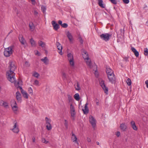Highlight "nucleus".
Returning a JSON list of instances; mask_svg holds the SVG:
<instances>
[{"label":"nucleus","mask_w":148,"mask_h":148,"mask_svg":"<svg viewBox=\"0 0 148 148\" xmlns=\"http://www.w3.org/2000/svg\"><path fill=\"white\" fill-rule=\"evenodd\" d=\"M9 71L7 73L8 79L10 82L12 83L15 80V73L14 71L16 69V66L15 65V63L13 62H9Z\"/></svg>","instance_id":"nucleus-1"},{"label":"nucleus","mask_w":148,"mask_h":148,"mask_svg":"<svg viewBox=\"0 0 148 148\" xmlns=\"http://www.w3.org/2000/svg\"><path fill=\"white\" fill-rule=\"evenodd\" d=\"M14 45H11L8 47L5 48L4 51V54L6 57H8L11 55L13 53V49Z\"/></svg>","instance_id":"nucleus-2"},{"label":"nucleus","mask_w":148,"mask_h":148,"mask_svg":"<svg viewBox=\"0 0 148 148\" xmlns=\"http://www.w3.org/2000/svg\"><path fill=\"white\" fill-rule=\"evenodd\" d=\"M67 56L70 65L72 66H73L74 64V62L73 54L71 53H68Z\"/></svg>","instance_id":"nucleus-3"},{"label":"nucleus","mask_w":148,"mask_h":148,"mask_svg":"<svg viewBox=\"0 0 148 148\" xmlns=\"http://www.w3.org/2000/svg\"><path fill=\"white\" fill-rule=\"evenodd\" d=\"M111 36V34H109L108 33L103 34L100 36L101 38L106 41H108L110 39V37Z\"/></svg>","instance_id":"nucleus-4"},{"label":"nucleus","mask_w":148,"mask_h":148,"mask_svg":"<svg viewBox=\"0 0 148 148\" xmlns=\"http://www.w3.org/2000/svg\"><path fill=\"white\" fill-rule=\"evenodd\" d=\"M45 120L46 121V128L48 130H51L52 128V127L51 124V119H49L48 117H46L45 118Z\"/></svg>","instance_id":"nucleus-5"},{"label":"nucleus","mask_w":148,"mask_h":148,"mask_svg":"<svg viewBox=\"0 0 148 148\" xmlns=\"http://www.w3.org/2000/svg\"><path fill=\"white\" fill-rule=\"evenodd\" d=\"M70 113L73 119H74V117L76 114L74 106L71 103L70 105Z\"/></svg>","instance_id":"nucleus-6"},{"label":"nucleus","mask_w":148,"mask_h":148,"mask_svg":"<svg viewBox=\"0 0 148 148\" xmlns=\"http://www.w3.org/2000/svg\"><path fill=\"white\" fill-rule=\"evenodd\" d=\"M109 75L108 77L109 81L112 84L116 82V77L114 74L113 73Z\"/></svg>","instance_id":"nucleus-7"},{"label":"nucleus","mask_w":148,"mask_h":148,"mask_svg":"<svg viewBox=\"0 0 148 148\" xmlns=\"http://www.w3.org/2000/svg\"><path fill=\"white\" fill-rule=\"evenodd\" d=\"M99 83L100 86L104 91L105 92L107 93L108 91V88L106 86L104 81L102 79L100 81Z\"/></svg>","instance_id":"nucleus-8"},{"label":"nucleus","mask_w":148,"mask_h":148,"mask_svg":"<svg viewBox=\"0 0 148 148\" xmlns=\"http://www.w3.org/2000/svg\"><path fill=\"white\" fill-rule=\"evenodd\" d=\"M89 121L93 128H94L96 126V121L92 115H90L89 117Z\"/></svg>","instance_id":"nucleus-9"},{"label":"nucleus","mask_w":148,"mask_h":148,"mask_svg":"<svg viewBox=\"0 0 148 148\" xmlns=\"http://www.w3.org/2000/svg\"><path fill=\"white\" fill-rule=\"evenodd\" d=\"M82 53L83 58L84 60H89L88 54L87 52L84 49H82L81 50Z\"/></svg>","instance_id":"nucleus-10"},{"label":"nucleus","mask_w":148,"mask_h":148,"mask_svg":"<svg viewBox=\"0 0 148 148\" xmlns=\"http://www.w3.org/2000/svg\"><path fill=\"white\" fill-rule=\"evenodd\" d=\"M51 23L54 29L56 31L60 27L59 25L54 21H52Z\"/></svg>","instance_id":"nucleus-11"},{"label":"nucleus","mask_w":148,"mask_h":148,"mask_svg":"<svg viewBox=\"0 0 148 148\" xmlns=\"http://www.w3.org/2000/svg\"><path fill=\"white\" fill-rule=\"evenodd\" d=\"M56 45L57 47V48L59 51L58 52L61 55H62L63 53L62 51V47L61 45L59 42H57Z\"/></svg>","instance_id":"nucleus-12"},{"label":"nucleus","mask_w":148,"mask_h":148,"mask_svg":"<svg viewBox=\"0 0 148 148\" xmlns=\"http://www.w3.org/2000/svg\"><path fill=\"white\" fill-rule=\"evenodd\" d=\"M12 130L15 133H17L19 132V129L16 122L15 123L14 126H13V128Z\"/></svg>","instance_id":"nucleus-13"},{"label":"nucleus","mask_w":148,"mask_h":148,"mask_svg":"<svg viewBox=\"0 0 148 148\" xmlns=\"http://www.w3.org/2000/svg\"><path fill=\"white\" fill-rule=\"evenodd\" d=\"M66 35L69 41L72 42L73 40V38L71 34L68 31L66 33Z\"/></svg>","instance_id":"nucleus-14"},{"label":"nucleus","mask_w":148,"mask_h":148,"mask_svg":"<svg viewBox=\"0 0 148 148\" xmlns=\"http://www.w3.org/2000/svg\"><path fill=\"white\" fill-rule=\"evenodd\" d=\"M16 98L19 102H21V94L19 91H17L16 93Z\"/></svg>","instance_id":"nucleus-15"},{"label":"nucleus","mask_w":148,"mask_h":148,"mask_svg":"<svg viewBox=\"0 0 148 148\" xmlns=\"http://www.w3.org/2000/svg\"><path fill=\"white\" fill-rule=\"evenodd\" d=\"M14 104H12L11 106L13 111L15 113L17 110L18 108L17 106L16 102L15 101H14Z\"/></svg>","instance_id":"nucleus-16"},{"label":"nucleus","mask_w":148,"mask_h":148,"mask_svg":"<svg viewBox=\"0 0 148 148\" xmlns=\"http://www.w3.org/2000/svg\"><path fill=\"white\" fill-rule=\"evenodd\" d=\"M130 125L135 130H137L138 128L136 125L134 121H132L130 122Z\"/></svg>","instance_id":"nucleus-17"},{"label":"nucleus","mask_w":148,"mask_h":148,"mask_svg":"<svg viewBox=\"0 0 148 148\" xmlns=\"http://www.w3.org/2000/svg\"><path fill=\"white\" fill-rule=\"evenodd\" d=\"M19 40L22 44L24 45L25 44L26 41L22 35H20L19 36Z\"/></svg>","instance_id":"nucleus-18"},{"label":"nucleus","mask_w":148,"mask_h":148,"mask_svg":"<svg viewBox=\"0 0 148 148\" xmlns=\"http://www.w3.org/2000/svg\"><path fill=\"white\" fill-rule=\"evenodd\" d=\"M72 133V136L71 137V139L72 140H73V141L74 142H75L76 143L78 144L79 143L77 141V138L75 135L73 134V132Z\"/></svg>","instance_id":"nucleus-19"},{"label":"nucleus","mask_w":148,"mask_h":148,"mask_svg":"<svg viewBox=\"0 0 148 148\" xmlns=\"http://www.w3.org/2000/svg\"><path fill=\"white\" fill-rule=\"evenodd\" d=\"M131 50L134 53L136 57L139 56V52L136 50V49L133 47H131Z\"/></svg>","instance_id":"nucleus-20"},{"label":"nucleus","mask_w":148,"mask_h":148,"mask_svg":"<svg viewBox=\"0 0 148 148\" xmlns=\"http://www.w3.org/2000/svg\"><path fill=\"white\" fill-rule=\"evenodd\" d=\"M106 73L107 75V76L109 75V74H111L114 73L113 71L110 68H107L106 69Z\"/></svg>","instance_id":"nucleus-21"},{"label":"nucleus","mask_w":148,"mask_h":148,"mask_svg":"<svg viewBox=\"0 0 148 148\" xmlns=\"http://www.w3.org/2000/svg\"><path fill=\"white\" fill-rule=\"evenodd\" d=\"M41 60L46 65L49 64V60L46 57H45L44 58L41 59Z\"/></svg>","instance_id":"nucleus-22"},{"label":"nucleus","mask_w":148,"mask_h":148,"mask_svg":"<svg viewBox=\"0 0 148 148\" xmlns=\"http://www.w3.org/2000/svg\"><path fill=\"white\" fill-rule=\"evenodd\" d=\"M30 42L32 47H36V42L32 38H31L30 40Z\"/></svg>","instance_id":"nucleus-23"},{"label":"nucleus","mask_w":148,"mask_h":148,"mask_svg":"<svg viewBox=\"0 0 148 148\" xmlns=\"http://www.w3.org/2000/svg\"><path fill=\"white\" fill-rule=\"evenodd\" d=\"M21 92L24 98L26 99L28 98V94L24 90H21Z\"/></svg>","instance_id":"nucleus-24"},{"label":"nucleus","mask_w":148,"mask_h":148,"mask_svg":"<svg viewBox=\"0 0 148 148\" xmlns=\"http://www.w3.org/2000/svg\"><path fill=\"white\" fill-rule=\"evenodd\" d=\"M121 129L123 131H124L125 130V129L127 128L126 126L125 125L124 123H122L121 124L120 126Z\"/></svg>","instance_id":"nucleus-25"},{"label":"nucleus","mask_w":148,"mask_h":148,"mask_svg":"<svg viewBox=\"0 0 148 148\" xmlns=\"http://www.w3.org/2000/svg\"><path fill=\"white\" fill-rule=\"evenodd\" d=\"M98 4L102 8H105L104 5L103 4V1L102 0H98Z\"/></svg>","instance_id":"nucleus-26"},{"label":"nucleus","mask_w":148,"mask_h":148,"mask_svg":"<svg viewBox=\"0 0 148 148\" xmlns=\"http://www.w3.org/2000/svg\"><path fill=\"white\" fill-rule=\"evenodd\" d=\"M29 26L30 29L32 30L33 31L34 29V26L33 23L32 22H30L29 24Z\"/></svg>","instance_id":"nucleus-27"},{"label":"nucleus","mask_w":148,"mask_h":148,"mask_svg":"<svg viewBox=\"0 0 148 148\" xmlns=\"http://www.w3.org/2000/svg\"><path fill=\"white\" fill-rule=\"evenodd\" d=\"M74 98L75 99L77 100V101H79L80 99V97L79 96V94L77 93L75 94L74 95Z\"/></svg>","instance_id":"nucleus-28"},{"label":"nucleus","mask_w":148,"mask_h":148,"mask_svg":"<svg viewBox=\"0 0 148 148\" xmlns=\"http://www.w3.org/2000/svg\"><path fill=\"white\" fill-rule=\"evenodd\" d=\"M38 44L40 46L43 47H45V43L42 41H39L38 42Z\"/></svg>","instance_id":"nucleus-29"},{"label":"nucleus","mask_w":148,"mask_h":148,"mask_svg":"<svg viewBox=\"0 0 148 148\" xmlns=\"http://www.w3.org/2000/svg\"><path fill=\"white\" fill-rule=\"evenodd\" d=\"M68 97V100L69 102H72L73 101V99L72 98V96L70 95H67Z\"/></svg>","instance_id":"nucleus-30"},{"label":"nucleus","mask_w":148,"mask_h":148,"mask_svg":"<svg viewBox=\"0 0 148 148\" xmlns=\"http://www.w3.org/2000/svg\"><path fill=\"white\" fill-rule=\"evenodd\" d=\"M126 83L129 86L131 85L132 84V82L130 79L129 78H128L126 80Z\"/></svg>","instance_id":"nucleus-31"},{"label":"nucleus","mask_w":148,"mask_h":148,"mask_svg":"<svg viewBox=\"0 0 148 148\" xmlns=\"http://www.w3.org/2000/svg\"><path fill=\"white\" fill-rule=\"evenodd\" d=\"M82 110L84 114H86L89 112L88 109H82Z\"/></svg>","instance_id":"nucleus-32"},{"label":"nucleus","mask_w":148,"mask_h":148,"mask_svg":"<svg viewBox=\"0 0 148 148\" xmlns=\"http://www.w3.org/2000/svg\"><path fill=\"white\" fill-rule=\"evenodd\" d=\"M76 90H79L80 89V88L79 86V84L78 82L77 83V86L75 87Z\"/></svg>","instance_id":"nucleus-33"},{"label":"nucleus","mask_w":148,"mask_h":148,"mask_svg":"<svg viewBox=\"0 0 148 148\" xmlns=\"http://www.w3.org/2000/svg\"><path fill=\"white\" fill-rule=\"evenodd\" d=\"M41 10L44 13L46 10V8L45 6L42 5L41 7Z\"/></svg>","instance_id":"nucleus-34"},{"label":"nucleus","mask_w":148,"mask_h":148,"mask_svg":"<svg viewBox=\"0 0 148 148\" xmlns=\"http://www.w3.org/2000/svg\"><path fill=\"white\" fill-rule=\"evenodd\" d=\"M78 39L79 40V42L81 44H82L83 43V41L82 39L81 36L79 35L78 37Z\"/></svg>","instance_id":"nucleus-35"},{"label":"nucleus","mask_w":148,"mask_h":148,"mask_svg":"<svg viewBox=\"0 0 148 148\" xmlns=\"http://www.w3.org/2000/svg\"><path fill=\"white\" fill-rule=\"evenodd\" d=\"M144 54L145 56H147L148 55V49L147 48H145L144 49Z\"/></svg>","instance_id":"nucleus-36"},{"label":"nucleus","mask_w":148,"mask_h":148,"mask_svg":"<svg viewBox=\"0 0 148 148\" xmlns=\"http://www.w3.org/2000/svg\"><path fill=\"white\" fill-rule=\"evenodd\" d=\"M28 93L29 94H31L32 95V94L33 90L32 89L31 87H29L28 88Z\"/></svg>","instance_id":"nucleus-37"},{"label":"nucleus","mask_w":148,"mask_h":148,"mask_svg":"<svg viewBox=\"0 0 148 148\" xmlns=\"http://www.w3.org/2000/svg\"><path fill=\"white\" fill-rule=\"evenodd\" d=\"M5 108H8V105L7 102H5L3 103V106Z\"/></svg>","instance_id":"nucleus-38"},{"label":"nucleus","mask_w":148,"mask_h":148,"mask_svg":"<svg viewBox=\"0 0 148 148\" xmlns=\"http://www.w3.org/2000/svg\"><path fill=\"white\" fill-rule=\"evenodd\" d=\"M33 76L34 77L37 78L39 76V75L38 73L36 72L34 73Z\"/></svg>","instance_id":"nucleus-39"},{"label":"nucleus","mask_w":148,"mask_h":148,"mask_svg":"<svg viewBox=\"0 0 148 148\" xmlns=\"http://www.w3.org/2000/svg\"><path fill=\"white\" fill-rule=\"evenodd\" d=\"M86 63L89 66H90L91 65V61L90 60H89L86 61Z\"/></svg>","instance_id":"nucleus-40"},{"label":"nucleus","mask_w":148,"mask_h":148,"mask_svg":"<svg viewBox=\"0 0 148 148\" xmlns=\"http://www.w3.org/2000/svg\"><path fill=\"white\" fill-rule=\"evenodd\" d=\"M42 143H48V141H46L45 139L44 138H42Z\"/></svg>","instance_id":"nucleus-41"},{"label":"nucleus","mask_w":148,"mask_h":148,"mask_svg":"<svg viewBox=\"0 0 148 148\" xmlns=\"http://www.w3.org/2000/svg\"><path fill=\"white\" fill-rule=\"evenodd\" d=\"M111 2L114 4H116L117 3L116 1V0H109Z\"/></svg>","instance_id":"nucleus-42"},{"label":"nucleus","mask_w":148,"mask_h":148,"mask_svg":"<svg viewBox=\"0 0 148 148\" xmlns=\"http://www.w3.org/2000/svg\"><path fill=\"white\" fill-rule=\"evenodd\" d=\"M25 65L26 67H29L30 66V64L27 61H26L25 62Z\"/></svg>","instance_id":"nucleus-43"},{"label":"nucleus","mask_w":148,"mask_h":148,"mask_svg":"<svg viewBox=\"0 0 148 148\" xmlns=\"http://www.w3.org/2000/svg\"><path fill=\"white\" fill-rule=\"evenodd\" d=\"M35 54L36 55H38V56H40V53L37 50L35 51H34Z\"/></svg>","instance_id":"nucleus-44"},{"label":"nucleus","mask_w":148,"mask_h":148,"mask_svg":"<svg viewBox=\"0 0 148 148\" xmlns=\"http://www.w3.org/2000/svg\"><path fill=\"white\" fill-rule=\"evenodd\" d=\"M95 101L96 102V104L97 106H99V101L98 99L97 98L95 99Z\"/></svg>","instance_id":"nucleus-45"},{"label":"nucleus","mask_w":148,"mask_h":148,"mask_svg":"<svg viewBox=\"0 0 148 148\" xmlns=\"http://www.w3.org/2000/svg\"><path fill=\"white\" fill-rule=\"evenodd\" d=\"M124 3L125 4H127L129 2V0H123Z\"/></svg>","instance_id":"nucleus-46"},{"label":"nucleus","mask_w":148,"mask_h":148,"mask_svg":"<svg viewBox=\"0 0 148 148\" xmlns=\"http://www.w3.org/2000/svg\"><path fill=\"white\" fill-rule=\"evenodd\" d=\"M39 84V82L37 80H35L34 81V84L36 85H38Z\"/></svg>","instance_id":"nucleus-47"},{"label":"nucleus","mask_w":148,"mask_h":148,"mask_svg":"<svg viewBox=\"0 0 148 148\" xmlns=\"http://www.w3.org/2000/svg\"><path fill=\"white\" fill-rule=\"evenodd\" d=\"M5 101H3L2 100H0V105L1 106H3V105Z\"/></svg>","instance_id":"nucleus-48"},{"label":"nucleus","mask_w":148,"mask_h":148,"mask_svg":"<svg viewBox=\"0 0 148 148\" xmlns=\"http://www.w3.org/2000/svg\"><path fill=\"white\" fill-rule=\"evenodd\" d=\"M120 134V133L118 131L116 132V135L118 137H119Z\"/></svg>","instance_id":"nucleus-49"},{"label":"nucleus","mask_w":148,"mask_h":148,"mask_svg":"<svg viewBox=\"0 0 148 148\" xmlns=\"http://www.w3.org/2000/svg\"><path fill=\"white\" fill-rule=\"evenodd\" d=\"M32 142L33 143L35 142V137L34 136H33L32 138Z\"/></svg>","instance_id":"nucleus-50"},{"label":"nucleus","mask_w":148,"mask_h":148,"mask_svg":"<svg viewBox=\"0 0 148 148\" xmlns=\"http://www.w3.org/2000/svg\"><path fill=\"white\" fill-rule=\"evenodd\" d=\"M65 128H66V129L68 128V123H67V121L65 120Z\"/></svg>","instance_id":"nucleus-51"},{"label":"nucleus","mask_w":148,"mask_h":148,"mask_svg":"<svg viewBox=\"0 0 148 148\" xmlns=\"http://www.w3.org/2000/svg\"><path fill=\"white\" fill-rule=\"evenodd\" d=\"M88 104V103H86L85 105L84 108L85 109H88L87 106Z\"/></svg>","instance_id":"nucleus-52"},{"label":"nucleus","mask_w":148,"mask_h":148,"mask_svg":"<svg viewBox=\"0 0 148 148\" xmlns=\"http://www.w3.org/2000/svg\"><path fill=\"white\" fill-rule=\"evenodd\" d=\"M124 60L125 62H127L128 61V58L127 57H125L124 58Z\"/></svg>","instance_id":"nucleus-53"},{"label":"nucleus","mask_w":148,"mask_h":148,"mask_svg":"<svg viewBox=\"0 0 148 148\" xmlns=\"http://www.w3.org/2000/svg\"><path fill=\"white\" fill-rule=\"evenodd\" d=\"M145 84L146 85V86L148 88V80H147L145 82Z\"/></svg>","instance_id":"nucleus-54"},{"label":"nucleus","mask_w":148,"mask_h":148,"mask_svg":"<svg viewBox=\"0 0 148 148\" xmlns=\"http://www.w3.org/2000/svg\"><path fill=\"white\" fill-rule=\"evenodd\" d=\"M86 140H87V141L88 142H90L91 141V139H90V138H88V137H87V138Z\"/></svg>","instance_id":"nucleus-55"},{"label":"nucleus","mask_w":148,"mask_h":148,"mask_svg":"<svg viewBox=\"0 0 148 148\" xmlns=\"http://www.w3.org/2000/svg\"><path fill=\"white\" fill-rule=\"evenodd\" d=\"M19 84V82H15V85L16 86H17Z\"/></svg>","instance_id":"nucleus-56"},{"label":"nucleus","mask_w":148,"mask_h":148,"mask_svg":"<svg viewBox=\"0 0 148 148\" xmlns=\"http://www.w3.org/2000/svg\"><path fill=\"white\" fill-rule=\"evenodd\" d=\"M17 88H19L20 90H23V89H22V88L20 86H18V87H17Z\"/></svg>","instance_id":"nucleus-57"},{"label":"nucleus","mask_w":148,"mask_h":148,"mask_svg":"<svg viewBox=\"0 0 148 148\" xmlns=\"http://www.w3.org/2000/svg\"><path fill=\"white\" fill-rule=\"evenodd\" d=\"M32 1V3L33 5H34L35 4V0H31Z\"/></svg>","instance_id":"nucleus-58"},{"label":"nucleus","mask_w":148,"mask_h":148,"mask_svg":"<svg viewBox=\"0 0 148 148\" xmlns=\"http://www.w3.org/2000/svg\"><path fill=\"white\" fill-rule=\"evenodd\" d=\"M58 23L61 25L62 24V21L61 20H59L58 21Z\"/></svg>","instance_id":"nucleus-59"},{"label":"nucleus","mask_w":148,"mask_h":148,"mask_svg":"<svg viewBox=\"0 0 148 148\" xmlns=\"http://www.w3.org/2000/svg\"><path fill=\"white\" fill-rule=\"evenodd\" d=\"M62 76L63 78L65 77V73L63 72H62Z\"/></svg>","instance_id":"nucleus-60"},{"label":"nucleus","mask_w":148,"mask_h":148,"mask_svg":"<svg viewBox=\"0 0 148 148\" xmlns=\"http://www.w3.org/2000/svg\"><path fill=\"white\" fill-rule=\"evenodd\" d=\"M38 14V12L37 11H34V14L36 16Z\"/></svg>","instance_id":"nucleus-61"},{"label":"nucleus","mask_w":148,"mask_h":148,"mask_svg":"<svg viewBox=\"0 0 148 148\" xmlns=\"http://www.w3.org/2000/svg\"><path fill=\"white\" fill-rule=\"evenodd\" d=\"M61 26H62V27H63L64 28H65V23H64L62 24L61 25Z\"/></svg>","instance_id":"nucleus-62"},{"label":"nucleus","mask_w":148,"mask_h":148,"mask_svg":"<svg viewBox=\"0 0 148 148\" xmlns=\"http://www.w3.org/2000/svg\"><path fill=\"white\" fill-rule=\"evenodd\" d=\"M120 31L121 32H123L124 33V30H123L122 29H120Z\"/></svg>","instance_id":"nucleus-63"},{"label":"nucleus","mask_w":148,"mask_h":148,"mask_svg":"<svg viewBox=\"0 0 148 148\" xmlns=\"http://www.w3.org/2000/svg\"><path fill=\"white\" fill-rule=\"evenodd\" d=\"M68 26V25L65 23V28L67 27Z\"/></svg>","instance_id":"nucleus-64"}]
</instances>
